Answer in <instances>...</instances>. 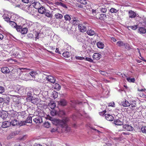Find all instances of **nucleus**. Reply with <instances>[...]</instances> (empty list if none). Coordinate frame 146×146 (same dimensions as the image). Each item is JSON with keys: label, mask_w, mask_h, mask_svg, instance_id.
<instances>
[{"label": "nucleus", "mask_w": 146, "mask_h": 146, "mask_svg": "<svg viewBox=\"0 0 146 146\" xmlns=\"http://www.w3.org/2000/svg\"><path fill=\"white\" fill-rule=\"evenodd\" d=\"M55 17L57 19H61L63 17V15L57 13L54 15Z\"/></svg>", "instance_id": "c85d7f7f"}, {"label": "nucleus", "mask_w": 146, "mask_h": 146, "mask_svg": "<svg viewBox=\"0 0 146 146\" xmlns=\"http://www.w3.org/2000/svg\"><path fill=\"white\" fill-rule=\"evenodd\" d=\"M67 103L66 101L63 99H61L58 102V104L60 106H66Z\"/></svg>", "instance_id": "dca6fc26"}, {"label": "nucleus", "mask_w": 146, "mask_h": 146, "mask_svg": "<svg viewBox=\"0 0 146 146\" xmlns=\"http://www.w3.org/2000/svg\"><path fill=\"white\" fill-rule=\"evenodd\" d=\"M113 123L116 125H123V122L119 119L115 120L113 121Z\"/></svg>", "instance_id": "a211bd4d"}, {"label": "nucleus", "mask_w": 146, "mask_h": 146, "mask_svg": "<svg viewBox=\"0 0 146 146\" xmlns=\"http://www.w3.org/2000/svg\"><path fill=\"white\" fill-rule=\"evenodd\" d=\"M76 59H77L78 60H82L83 59H84L85 60L88 61L90 62H93V60L91 58H88V57H86L85 58L84 57H76Z\"/></svg>", "instance_id": "0eeeda50"}, {"label": "nucleus", "mask_w": 146, "mask_h": 146, "mask_svg": "<svg viewBox=\"0 0 146 146\" xmlns=\"http://www.w3.org/2000/svg\"><path fill=\"white\" fill-rule=\"evenodd\" d=\"M27 39H31L33 37V34L31 33H29L27 35Z\"/></svg>", "instance_id": "09e8293b"}, {"label": "nucleus", "mask_w": 146, "mask_h": 146, "mask_svg": "<svg viewBox=\"0 0 146 146\" xmlns=\"http://www.w3.org/2000/svg\"><path fill=\"white\" fill-rule=\"evenodd\" d=\"M15 106L18 109H21V104L20 102H16L15 104Z\"/></svg>", "instance_id": "c9c22d12"}, {"label": "nucleus", "mask_w": 146, "mask_h": 146, "mask_svg": "<svg viewBox=\"0 0 146 146\" xmlns=\"http://www.w3.org/2000/svg\"><path fill=\"white\" fill-rule=\"evenodd\" d=\"M17 89L15 90L18 93L22 95V94L23 93L25 92L24 89L22 87H20V86L17 88Z\"/></svg>", "instance_id": "9b49d317"}, {"label": "nucleus", "mask_w": 146, "mask_h": 146, "mask_svg": "<svg viewBox=\"0 0 146 146\" xmlns=\"http://www.w3.org/2000/svg\"><path fill=\"white\" fill-rule=\"evenodd\" d=\"M117 44L119 46H121L124 45V43L122 41H118L117 42Z\"/></svg>", "instance_id": "37998d69"}, {"label": "nucleus", "mask_w": 146, "mask_h": 146, "mask_svg": "<svg viewBox=\"0 0 146 146\" xmlns=\"http://www.w3.org/2000/svg\"><path fill=\"white\" fill-rule=\"evenodd\" d=\"M30 100V102H31L32 103L35 104H37L38 102V99L34 97H32Z\"/></svg>", "instance_id": "2f4dec72"}, {"label": "nucleus", "mask_w": 146, "mask_h": 146, "mask_svg": "<svg viewBox=\"0 0 146 146\" xmlns=\"http://www.w3.org/2000/svg\"><path fill=\"white\" fill-rule=\"evenodd\" d=\"M100 72L101 74L103 75L106 76L108 74V73L107 72L104 71H100Z\"/></svg>", "instance_id": "3c124183"}, {"label": "nucleus", "mask_w": 146, "mask_h": 146, "mask_svg": "<svg viewBox=\"0 0 146 146\" xmlns=\"http://www.w3.org/2000/svg\"><path fill=\"white\" fill-rule=\"evenodd\" d=\"M32 8L30 7V5H26L24 8V10L29 13H32Z\"/></svg>", "instance_id": "6e6552de"}, {"label": "nucleus", "mask_w": 146, "mask_h": 146, "mask_svg": "<svg viewBox=\"0 0 146 146\" xmlns=\"http://www.w3.org/2000/svg\"><path fill=\"white\" fill-rule=\"evenodd\" d=\"M124 46H125V48L127 50H129L132 49L131 46H130L128 44L124 43Z\"/></svg>", "instance_id": "79ce46f5"}, {"label": "nucleus", "mask_w": 146, "mask_h": 146, "mask_svg": "<svg viewBox=\"0 0 146 146\" xmlns=\"http://www.w3.org/2000/svg\"><path fill=\"white\" fill-rule=\"evenodd\" d=\"M11 112V113H13V114H11V117H15V115L16 114L15 112L13 111H12Z\"/></svg>", "instance_id": "680f3d73"}, {"label": "nucleus", "mask_w": 146, "mask_h": 146, "mask_svg": "<svg viewBox=\"0 0 146 146\" xmlns=\"http://www.w3.org/2000/svg\"><path fill=\"white\" fill-rule=\"evenodd\" d=\"M118 11V10H116L114 8H112L110 10V11L111 13H116Z\"/></svg>", "instance_id": "ea45409f"}, {"label": "nucleus", "mask_w": 146, "mask_h": 146, "mask_svg": "<svg viewBox=\"0 0 146 146\" xmlns=\"http://www.w3.org/2000/svg\"><path fill=\"white\" fill-rule=\"evenodd\" d=\"M97 45L98 47L100 48L103 49L104 46L103 43L101 42H97Z\"/></svg>", "instance_id": "cd10ccee"}, {"label": "nucleus", "mask_w": 146, "mask_h": 146, "mask_svg": "<svg viewBox=\"0 0 146 146\" xmlns=\"http://www.w3.org/2000/svg\"><path fill=\"white\" fill-rule=\"evenodd\" d=\"M33 120L36 123H41L42 122V117L40 116H38L34 119Z\"/></svg>", "instance_id": "2eb2a0df"}, {"label": "nucleus", "mask_w": 146, "mask_h": 146, "mask_svg": "<svg viewBox=\"0 0 146 146\" xmlns=\"http://www.w3.org/2000/svg\"><path fill=\"white\" fill-rule=\"evenodd\" d=\"M123 129L128 131H132L133 129V128L129 125H124L123 126Z\"/></svg>", "instance_id": "39448f33"}, {"label": "nucleus", "mask_w": 146, "mask_h": 146, "mask_svg": "<svg viewBox=\"0 0 146 146\" xmlns=\"http://www.w3.org/2000/svg\"><path fill=\"white\" fill-rule=\"evenodd\" d=\"M38 8H39L38 9V12L42 14H44L45 12V11L46 10L44 7L42 6L41 5V6H40V7H39Z\"/></svg>", "instance_id": "1a4fd4ad"}, {"label": "nucleus", "mask_w": 146, "mask_h": 146, "mask_svg": "<svg viewBox=\"0 0 146 146\" xmlns=\"http://www.w3.org/2000/svg\"><path fill=\"white\" fill-rule=\"evenodd\" d=\"M99 19L102 20H104L107 18V16L106 14H101L99 17Z\"/></svg>", "instance_id": "c756f323"}, {"label": "nucleus", "mask_w": 146, "mask_h": 146, "mask_svg": "<svg viewBox=\"0 0 146 146\" xmlns=\"http://www.w3.org/2000/svg\"><path fill=\"white\" fill-rule=\"evenodd\" d=\"M78 27L80 31L82 32H84L87 30V27L85 26L79 25L78 26Z\"/></svg>", "instance_id": "423d86ee"}, {"label": "nucleus", "mask_w": 146, "mask_h": 146, "mask_svg": "<svg viewBox=\"0 0 146 146\" xmlns=\"http://www.w3.org/2000/svg\"><path fill=\"white\" fill-rule=\"evenodd\" d=\"M78 2H80V3L84 5H86L87 4V2L85 0H76Z\"/></svg>", "instance_id": "c03bdc74"}, {"label": "nucleus", "mask_w": 146, "mask_h": 146, "mask_svg": "<svg viewBox=\"0 0 146 146\" xmlns=\"http://www.w3.org/2000/svg\"><path fill=\"white\" fill-rule=\"evenodd\" d=\"M101 54L98 53H95L94 54L93 56V58L94 60H99L101 57Z\"/></svg>", "instance_id": "4468645a"}, {"label": "nucleus", "mask_w": 146, "mask_h": 146, "mask_svg": "<svg viewBox=\"0 0 146 146\" xmlns=\"http://www.w3.org/2000/svg\"><path fill=\"white\" fill-rule=\"evenodd\" d=\"M138 32L141 34H145L146 33V30L143 27H141L139 28Z\"/></svg>", "instance_id": "393cba45"}, {"label": "nucleus", "mask_w": 146, "mask_h": 146, "mask_svg": "<svg viewBox=\"0 0 146 146\" xmlns=\"http://www.w3.org/2000/svg\"><path fill=\"white\" fill-rule=\"evenodd\" d=\"M22 1L23 3H29V0H21Z\"/></svg>", "instance_id": "69168bd1"}, {"label": "nucleus", "mask_w": 146, "mask_h": 146, "mask_svg": "<svg viewBox=\"0 0 146 146\" xmlns=\"http://www.w3.org/2000/svg\"><path fill=\"white\" fill-rule=\"evenodd\" d=\"M62 2L60 1H57L55 2V4L61 6Z\"/></svg>", "instance_id": "bf43d9fd"}, {"label": "nucleus", "mask_w": 146, "mask_h": 146, "mask_svg": "<svg viewBox=\"0 0 146 146\" xmlns=\"http://www.w3.org/2000/svg\"><path fill=\"white\" fill-rule=\"evenodd\" d=\"M65 111L62 110H60L59 112V114L60 115H65Z\"/></svg>", "instance_id": "603ef678"}, {"label": "nucleus", "mask_w": 146, "mask_h": 146, "mask_svg": "<svg viewBox=\"0 0 146 146\" xmlns=\"http://www.w3.org/2000/svg\"><path fill=\"white\" fill-rule=\"evenodd\" d=\"M71 53L68 52H65L62 54V55L63 56L66 58H69L71 56Z\"/></svg>", "instance_id": "7c9ffc66"}, {"label": "nucleus", "mask_w": 146, "mask_h": 146, "mask_svg": "<svg viewBox=\"0 0 146 146\" xmlns=\"http://www.w3.org/2000/svg\"><path fill=\"white\" fill-rule=\"evenodd\" d=\"M33 146H42V145L39 144L35 143Z\"/></svg>", "instance_id": "774afa93"}, {"label": "nucleus", "mask_w": 146, "mask_h": 146, "mask_svg": "<svg viewBox=\"0 0 146 146\" xmlns=\"http://www.w3.org/2000/svg\"><path fill=\"white\" fill-rule=\"evenodd\" d=\"M141 130L142 133L146 134V127H142L141 128Z\"/></svg>", "instance_id": "8fccbe9b"}, {"label": "nucleus", "mask_w": 146, "mask_h": 146, "mask_svg": "<svg viewBox=\"0 0 146 146\" xmlns=\"http://www.w3.org/2000/svg\"><path fill=\"white\" fill-rule=\"evenodd\" d=\"M74 23H73L74 24H75L76 25H80V21L79 20H74Z\"/></svg>", "instance_id": "864d4df0"}, {"label": "nucleus", "mask_w": 146, "mask_h": 146, "mask_svg": "<svg viewBox=\"0 0 146 146\" xmlns=\"http://www.w3.org/2000/svg\"><path fill=\"white\" fill-rule=\"evenodd\" d=\"M8 113L7 111H2L0 112V117L3 119H5L8 116Z\"/></svg>", "instance_id": "7ed1b4c3"}, {"label": "nucleus", "mask_w": 146, "mask_h": 146, "mask_svg": "<svg viewBox=\"0 0 146 146\" xmlns=\"http://www.w3.org/2000/svg\"><path fill=\"white\" fill-rule=\"evenodd\" d=\"M82 36H81L79 35H78L76 37L77 40L79 42H82L84 41V39L82 38Z\"/></svg>", "instance_id": "473e14b6"}, {"label": "nucleus", "mask_w": 146, "mask_h": 146, "mask_svg": "<svg viewBox=\"0 0 146 146\" xmlns=\"http://www.w3.org/2000/svg\"><path fill=\"white\" fill-rule=\"evenodd\" d=\"M121 104L124 107H127L131 105L130 103L125 100L122 102Z\"/></svg>", "instance_id": "aec40b11"}, {"label": "nucleus", "mask_w": 146, "mask_h": 146, "mask_svg": "<svg viewBox=\"0 0 146 146\" xmlns=\"http://www.w3.org/2000/svg\"><path fill=\"white\" fill-rule=\"evenodd\" d=\"M56 114V111L54 110H52L51 112V114L52 116L55 115Z\"/></svg>", "instance_id": "6e6d98bb"}, {"label": "nucleus", "mask_w": 146, "mask_h": 146, "mask_svg": "<svg viewBox=\"0 0 146 146\" xmlns=\"http://www.w3.org/2000/svg\"><path fill=\"white\" fill-rule=\"evenodd\" d=\"M10 122L11 125H12L13 126L17 125L19 123V121L15 119H12L11 121Z\"/></svg>", "instance_id": "5701e85b"}, {"label": "nucleus", "mask_w": 146, "mask_h": 146, "mask_svg": "<svg viewBox=\"0 0 146 146\" xmlns=\"http://www.w3.org/2000/svg\"><path fill=\"white\" fill-rule=\"evenodd\" d=\"M61 6L64 7V8H67V7H66V5L65 4H64L62 3L61 4Z\"/></svg>", "instance_id": "0e129e2a"}, {"label": "nucleus", "mask_w": 146, "mask_h": 146, "mask_svg": "<svg viewBox=\"0 0 146 146\" xmlns=\"http://www.w3.org/2000/svg\"><path fill=\"white\" fill-rule=\"evenodd\" d=\"M30 74L34 78H35L36 76L37 75V73H36V71H35L31 72L30 73Z\"/></svg>", "instance_id": "f704fd0d"}, {"label": "nucleus", "mask_w": 146, "mask_h": 146, "mask_svg": "<svg viewBox=\"0 0 146 146\" xmlns=\"http://www.w3.org/2000/svg\"><path fill=\"white\" fill-rule=\"evenodd\" d=\"M130 134V133L129 132H123L121 134H123L124 135H129Z\"/></svg>", "instance_id": "e2e57ef3"}, {"label": "nucleus", "mask_w": 146, "mask_h": 146, "mask_svg": "<svg viewBox=\"0 0 146 146\" xmlns=\"http://www.w3.org/2000/svg\"><path fill=\"white\" fill-rule=\"evenodd\" d=\"M115 105V104L114 102H113L112 103H109L108 106H111L113 107H114Z\"/></svg>", "instance_id": "13d9d810"}, {"label": "nucleus", "mask_w": 146, "mask_h": 146, "mask_svg": "<svg viewBox=\"0 0 146 146\" xmlns=\"http://www.w3.org/2000/svg\"><path fill=\"white\" fill-rule=\"evenodd\" d=\"M55 52H56V53H58L60 54H61V53L59 51V49L58 48H56V50H55Z\"/></svg>", "instance_id": "338daca9"}, {"label": "nucleus", "mask_w": 146, "mask_h": 146, "mask_svg": "<svg viewBox=\"0 0 146 146\" xmlns=\"http://www.w3.org/2000/svg\"><path fill=\"white\" fill-rule=\"evenodd\" d=\"M65 20L66 21H70L71 18L70 16L68 15H66L64 16Z\"/></svg>", "instance_id": "4c0bfd02"}, {"label": "nucleus", "mask_w": 146, "mask_h": 146, "mask_svg": "<svg viewBox=\"0 0 146 146\" xmlns=\"http://www.w3.org/2000/svg\"><path fill=\"white\" fill-rule=\"evenodd\" d=\"M11 125L10 122L5 121L2 123V125L1 126L2 127L5 128Z\"/></svg>", "instance_id": "9d476101"}, {"label": "nucleus", "mask_w": 146, "mask_h": 146, "mask_svg": "<svg viewBox=\"0 0 146 146\" xmlns=\"http://www.w3.org/2000/svg\"><path fill=\"white\" fill-rule=\"evenodd\" d=\"M4 92V89L3 87L0 86V93H2Z\"/></svg>", "instance_id": "4d7b16f0"}, {"label": "nucleus", "mask_w": 146, "mask_h": 146, "mask_svg": "<svg viewBox=\"0 0 146 146\" xmlns=\"http://www.w3.org/2000/svg\"><path fill=\"white\" fill-rule=\"evenodd\" d=\"M127 80L129 82H134L135 81V79L134 78L130 79L129 78H127Z\"/></svg>", "instance_id": "de8ad7c7"}, {"label": "nucleus", "mask_w": 146, "mask_h": 146, "mask_svg": "<svg viewBox=\"0 0 146 146\" xmlns=\"http://www.w3.org/2000/svg\"><path fill=\"white\" fill-rule=\"evenodd\" d=\"M129 17L131 18H134L136 16V13L132 11H130L129 12Z\"/></svg>", "instance_id": "412c9836"}, {"label": "nucleus", "mask_w": 146, "mask_h": 146, "mask_svg": "<svg viewBox=\"0 0 146 146\" xmlns=\"http://www.w3.org/2000/svg\"><path fill=\"white\" fill-rule=\"evenodd\" d=\"M100 10L101 12L105 13L106 12L107 9L105 6H103L100 8Z\"/></svg>", "instance_id": "72a5a7b5"}, {"label": "nucleus", "mask_w": 146, "mask_h": 146, "mask_svg": "<svg viewBox=\"0 0 146 146\" xmlns=\"http://www.w3.org/2000/svg\"><path fill=\"white\" fill-rule=\"evenodd\" d=\"M55 88L57 90H59L61 88V86L59 84L56 83L55 84Z\"/></svg>", "instance_id": "a18cd8bd"}, {"label": "nucleus", "mask_w": 146, "mask_h": 146, "mask_svg": "<svg viewBox=\"0 0 146 146\" xmlns=\"http://www.w3.org/2000/svg\"><path fill=\"white\" fill-rule=\"evenodd\" d=\"M32 122V117L31 116H29L26 119L25 122H23L22 123V125H25V123H31Z\"/></svg>", "instance_id": "6ab92c4d"}, {"label": "nucleus", "mask_w": 146, "mask_h": 146, "mask_svg": "<svg viewBox=\"0 0 146 146\" xmlns=\"http://www.w3.org/2000/svg\"><path fill=\"white\" fill-rule=\"evenodd\" d=\"M106 112V111L105 110H104L103 111L99 112L100 115H103Z\"/></svg>", "instance_id": "052dcab7"}, {"label": "nucleus", "mask_w": 146, "mask_h": 146, "mask_svg": "<svg viewBox=\"0 0 146 146\" xmlns=\"http://www.w3.org/2000/svg\"><path fill=\"white\" fill-rule=\"evenodd\" d=\"M1 71L4 74L8 73L10 72L9 68L7 67L2 68Z\"/></svg>", "instance_id": "f3484780"}, {"label": "nucleus", "mask_w": 146, "mask_h": 146, "mask_svg": "<svg viewBox=\"0 0 146 146\" xmlns=\"http://www.w3.org/2000/svg\"><path fill=\"white\" fill-rule=\"evenodd\" d=\"M44 14L48 17H52V14L50 13V12L48 10H46Z\"/></svg>", "instance_id": "e433bc0d"}, {"label": "nucleus", "mask_w": 146, "mask_h": 146, "mask_svg": "<svg viewBox=\"0 0 146 146\" xmlns=\"http://www.w3.org/2000/svg\"><path fill=\"white\" fill-rule=\"evenodd\" d=\"M48 106L51 109H54L56 105L53 101H51L48 104Z\"/></svg>", "instance_id": "4be33fe9"}, {"label": "nucleus", "mask_w": 146, "mask_h": 146, "mask_svg": "<svg viewBox=\"0 0 146 146\" xmlns=\"http://www.w3.org/2000/svg\"><path fill=\"white\" fill-rule=\"evenodd\" d=\"M27 94V97L26 98L27 101V102H30V100L32 97H33L32 96V94L31 92H28Z\"/></svg>", "instance_id": "bb28decb"}, {"label": "nucleus", "mask_w": 146, "mask_h": 146, "mask_svg": "<svg viewBox=\"0 0 146 146\" xmlns=\"http://www.w3.org/2000/svg\"><path fill=\"white\" fill-rule=\"evenodd\" d=\"M69 119L68 118L64 117L63 118L62 120L59 121L60 124L61 125L62 127L66 128V129H67V131L69 130V128L66 124V123L69 121Z\"/></svg>", "instance_id": "f257e3e1"}, {"label": "nucleus", "mask_w": 146, "mask_h": 146, "mask_svg": "<svg viewBox=\"0 0 146 146\" xmlns=\"http://www.w3.org/2000/svg\"><path fill=\"white\" fill-rule=\"evenodd\" d=\"M87 34L90 36H93L95 34L96 32L93 30L92 29L88 30L87 32Z\"/></svg>", "instance_id": "b1692460"}, {"label": "nucleus", "mask_w": 146, "mask_h": 146, "mask_svg": "<svg viewBox=\"0 0 146 146\" xmlns=\"http://www.w3.org/2000/svg\"><path fill=\"white\" fill-rule=\"evenodd\" d=\"M45 78L51 83H54L55 82V78L52 76H48L46 77Z\"/></svg>", "instance_id": "20e7f679"}, {"label": "nucleus", "mask_w": 146, "mask_h": 146, "mask_svg": "<svg viewBox=\"0 0 146 146\" xmlns=\"http://www.w3.org/2000/svg\"><path fill=\"white\" fill-rule=\"evenodd\" d=\"M31 5L34 8L37 9H38V8L40 6H41V4L39 2L35 1L33 3H31Z\"/></svg>", "instance_id": "f8f14e48"}, {"label": "nucleus", "mask_w": 146, "mask_h": 146, "mask_svg": "<svg viewBox=\"0 0 146 146\" xmlns=\"http://www.w3.org/2000/svg\"><path fill=\"white\" fill-rule=\"evenodd\" d=\"M106 119L108 121H112L114 119L113 117L110 114H105Z\"/></svg>", "instance_id": "ddd939ff"}, {"label": "nucleus", "mask_w": 146, "mask_h": 146, "mask_svg": "<svg viewBox=\"0 0 146 146\" xmlns=\"http://www.w3.org/2000/svg\"><path fill=\"white\" fill-rule=\"evenodd\" d=\"M9 73H10V74L11 75L14 76V75L13 74L17 73V70L16 69H13L11 71H10Z\"/></svg>", "instance_id": "49530a36"}, {"label": "nucleus", "mask_w": 146, "mask_h": 146, "mask_svg": "<svg viewBox=\"0 0 146 146\" xmlns=\"http://www.w3.org/2000/svg\"><path fill=\"white\" fill-rule=\"evenodd\" d=\"M137 25H136L132 26H127V28L129 30H130L129 28H131L132 30H135L137 29Z\"/></svg>", "instance_id": "58836bf2"}, {"label": "nucleus", "mask_w": 146, "mask_h": 146, "mask_svg": "<svg viewBox=\"0 0 146 146\" xmlns=\"http://www.w3.org/2000/svg\"><path fill=\"white\" fill-rule=\"evenodd\" d=\"M9 23L12 27L15 28L16 29L17 27L19 26V25H17L16 23L13 21H10Z\"/></svg>", "instance_id": "a878e982"}, {"label": "nucleus", "mask_w": 146, "mask_h": 146, "mask_svg": "<svg viewBox=\"0 0 146 146\" xmlns=\"http://www.w3.org/2000/svg\"><path fill=\"white\" fill-rule=\"evenodd\" d=\"M44 126L46 128H48L50 126V125L49 123L46 122L44 123Z\"/></svg>", "instance_id": "5fc2aeb1"}, {"label": "nucleus", "mask_w": 146, "mask_h": 146, "mask_svg": "<svg viewBox=\"0 0 146 146\" xmlns=\"http://www.w3.org/2000/svg\"><path fill=\"white\" fill-rule=\"evenodd\" d=\"M3 18L4 19L5 21L8 22L10 21V18L8 17H7L6 15H4L3 16Z\"/></svg>", "instance_id": "a19ab883"}, {"label": "nucleus", "mask_w": 146, "mask_h": 146, "mask_svg": "<svg viewBox=\"0 0 146 146\" xmlns=\"http://www.w3.org/2000/svg\"><path fill=\"white\" fill-rule=\"evenodd\" d=\"M17 31L21 32L22 34H27L28 31V29L26 27L23 28L21 25L17 27Z\"/></svg>", "instance_id": "f03ea898"}]
</instances>
